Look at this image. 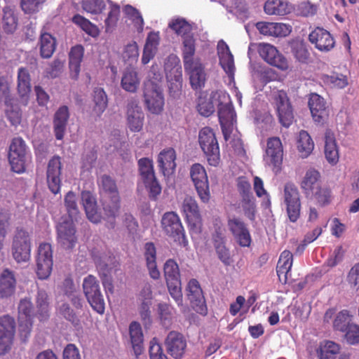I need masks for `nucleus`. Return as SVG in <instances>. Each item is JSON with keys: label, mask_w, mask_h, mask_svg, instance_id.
I'll return each mask as SVG.
<instances>
[{"label": "nucleus", "mask_w": 359, "mask_h": 359, "mask_svg": "<svg viewBox=\"0 0 359 359\" xmlns=\"http://www.w3.org/2000/svg\"><path fill=\"white\" fill-rule=\"evenodd\" d=\"M218 101L217 113L223 135H227L231 128L236 123V112L234 111L229 95L224 90H218L212 97Z\"/></svg>", "instance_id": "1"}, {"label": "nucleus", "mask_w": 359, "mask_h": 359, "mask_svg": "<svg viewBox=\"0 0 359 359\" xmlns=\"http://www.w3.org/2000/svg\"><path fill=\"white\" fill-rule=\"evenodd\" d=\"M163 270L170 295L181 308V310L183 312L185 311L177 264L173 259H170L165 262Z\"/></svg>", "instance_id": "2"}, {"label": "nucleus", "mask_w": 359, "mask_h": 359, "mask_svg": "<svg viewBox=\"0 0 359 359\" xmlns=\"http://www.w3.org/2000/svg\"><path fill=\"white\" fill-rule=\"evenodd\" d=\"M198 142L210 165L217 166L220 162V152L217 140L213 130L203 128L198 133Z\"/></svg>", "instance_id": "3"}, {"label": "nucleus", "mask_w": 359, "mask_h": 359, "mask_svg": "<svg viewBox=\"0 0 359 359\" xmlns=\"http://www.w3.org/2000/svg\"><path fill=\"white\" fill-rule=\"evenodd\" d=\"M8 159L13 172L22 173L31 159L25 141L20 137L14 138L10 145Z\"/></svg>", "instance_id": "4"}, {"label": "nucleus", "mask_w": 359, "mask_h": 359, "mask_svg": "<svg viewBox=\"0 0 359 359\" xmlns=\"http://www.w3.org/2000/svg\"><path fill=\"white\" fill-rule=\"evenodd\" d=\"M31 238L27 231L17 228L12 241L11 252L15 261L18 263L28 262L31 257Z\"/></svg>", "instance_id": "5"}, {"label": "nucleus", "mask_w": 359, "mask_h": 359, "mask_svg": "<svg viewBox=\"0 0 359 359\" xmlns=\"http://www.w3.org/2000/svg\"><path fill=\"white\" fill-rule=\"evenodd\" d=\"M83 290L93 309L100 314L104 313L105 303L97 278L92 275H88L84 278Z\"/></svg>", "instance_id": "6"}, {"label": "nucleus", "mask_w": 359, "mask_h": 359, "mask_svg": "<svg viewBox=\"0 0 359 359\" xmlns=\"http://www.w3.org/2000/svg\"><path fill=\"white\" fill-rule=\"evenodd\" d=\"M283 147L278 137L269 138L264 154V162L273 172H280L283 163Z\"/></svg>", "instance_id": "7"}, {"label": "nucleus", "mask_w": 359, "mask_h": 359, "mask_svg": "<svg viewBox=\"0 0 359 359\" xmlns=\"http://www.w3.org/2000/svg\"><path fill=\"white\" fill-rule=\"evenodd\" d=\"M144 98L147 109L154 114H159L163 110L164 97L158 83L147 81L144 84Z\"/></svg>", "instance_id": "8"}, {"label": "nucleus", "mask_w": 359, "mask_h": 359, "mask_svg": "<svg viewBox=\"0 0 359 359\" xmlns=\"http://www.w3.org/2000/svg\"><path fill=\"white\" fill-rule=\"evenodd\" d=\"M141 180L149 191L150 196L155 198L161 192V187L154 175L153 162L148 158H142L138 161Z\"/></svg>", "instance_id": "9"}, {"label": "nucleus", "mask_w": 359, "mask_h": 359, "mask_svg": "<svg viewBox=\"0 0 359 359\" xmlns=\"http://www.w3.org/2000/svg\"><path fill=\"white\" fill-rule=\"evenodd\" d=\"M15 334V319L9 315L0 316V355H4L10 352Z\"/></svg>", "instance_id": "10"}, {"label": "nucleus", "mask_w": 359, "mask_h": 359, "mask_svg": "<svg viewBox=\"0 0 359 359\" xmlns=\"http://www.w3.org/2000/svg\"><path fill=\"white\" fill-rule=\"evenodd\" d=\"M190 176L197 191L198 196L203 203H208L210 198V192L208 175L204 167L195 163L190 168Z\"/></svg>", "instance_id": "11"}, {"label": "nucleus", "mask_w": 359, "mask_h": 359, "mask_svg": "<svg viewBox=\"0 0 359 359\" xmlns=\"http://www.w3.org/2000/svg\"><path fill=\"white\" fill-rule=\"evenodd\" d=\"M284 204L290 222H295L300 216L301 202L297 188L292 184L287 183L284 187Z\"/></svg>", "instance_id": "12"}, {"label": "nucleus", "mask_w": 359, "mask_h": 359, "mask_svg": "<svg viewBox=\"0 0 359 359\" xmlns=\"http://www.w3.org/2000/svg\"><path fill=\"white\" fill-rule=\"evenodd\" d=\"M164 70L170 88L179 91L182 85V72L180 58L175 54L167 57L164 63Z\"/></svg>", "instance_id": "13"}, {"label": "nucleus", "mask_w": 359, "mask_h": 359, "mask_svg": "<svg viewBox=\"0 0 359 359\" xmlns=\"http://www.w3.org/2000/svg\"><path fill=\"white\" fill-rule=\"evenodd\" d=\"M34 316L32 304L29 298L20 300L18 305V323L20 337L25 341L30 334Z\"/></svg>", "instance_id": "14"}, {"label": "nucleus", "mask_w": 359, "mask_h": 359, "mask_svg": "<svg viewBox=\"0 0 359 359\" xmlns=\"http://www.w3.org/2000/svg\"><path fill=\"white\" fill-rule=\"evenodd\" d=\"M181 210L186 217L191 231L196 233L200 232L201 217L195 198L191 196H185L182 203Z\"/></svg>", "instance_id": "15"}, {"label": "nucleus", "mask_w": 359, "mask_h": 359, "mask_svg": "<svg viewBox=\"0 0 359 359\" xmlns=\"http://www.w3.org/2000/svg\"><path fill=\"white\" fill-rule=\"evenodd\" d=\"M280 123L289 127L293 121V114L287 94L283 90H276L273 94Z\"/></svg>", "instance_id": "16"}, {"label": "nucleus", "mask_w": 359, "mask_h": 359, "mask_svg": "<svg viewBox=\"0 0 359 359\" xmlns=\"http://www.w3.org/2000/svg\"><path fill=\"white\" fill-rule=\"evenodd\" d=\"M101 203L104 218L108 219L107 227L113 229L115 226V218L118 215L121 208V198L119 194L112 196L103 195L101 197Z\"/></svg>", "instance_id": "17"}, {"label": "nucleus", "mask_w": 359, "mask_h": 359, "mask_svg": "<svg viewBox=\"0 0 359 359\" xmlns=\"http://www.w3.org/2000/svg\"><path fill=\"white\" fill-rule=\"evenodd\" d=\"M57 242L65 249L73 248L77 241L76 230L72 219L64 220L57 226Z\"/></svg>", "instance_id": "18"}, {"label": "nucleus", "mask_w": 359, "mask_h": 359, "mask_svg": "<svg viewBox=\"0 0 359 359\" xmlns=\"http://www.w3.org/2000/svg\"><path fill=\"white\" fill-rule=\"evenodd\" d=\"M227 226L236 241L241 247H249L252 241L250 233L245 224L240 218L229 217Z\"/></svg>", "instance_id": "19"}, {"label": "nucleus", "mask_w": 359, "mask_h": 359, "mask_svg": "<svg viewBox=\"0 0 359 359\" xmlns=\"http://www.w3.org/2000/svg\"><path fill=\"white\" fill-rule=\"evenodd\" d=\"M258 52L259 55L269 64L281 70L288 69L287 60L278 52L276 48L269 43H260Z\"/></svg>", "instance_id": "20"}, {"label": "nucleus", "mask_w": 359, "mask_h": 359, "mask_svg": "<svg viewBox=\"0 0 359 359\" xmlns=\"http://www.w3.org/2000/svg\"><path fill=\"white\" fill-rule=\"evenodd\" d=\"M187 297L192 308L198 313L205 315L207 307L203 291L196 279L189 280L187 287Z\"/></svg>", "instance_id": "21"}, {"label": "nucleus", "mask_w": 359, "mask_h": 359, "mask_svg": "<svg viewBox=\"0 0 359 359\" xmlns=\"http://www.w3.org/2000/svg\"><path fill=\"white\" fill-rule=\"evenodd\" d=\"M126 119L128 127L132 132H140L142 129L144 114L137 100H131L128 103Z\"/></svg>", "instance_id": "22"}, {"label": "nucleus", "mask_w": 359, "mask_h": 359, "mask_svg": "<svg viewBox=\"0 0 359 359\" xmlns=\"http://www.w3.org/2000/svg\"><path fill=\"white\" fill-rule=\"evenodd\" d=\"M217 55L219 65L229 76L230 83L233 82L234 83L235 65L233 56L228 45L222 40L217 43Z\"/></svg>", "instance_id": "23"}, {"label": "nucleus", "mask_w": 359, "mask_h": 359, "mask_svg": "<svg viewBox=\"0 0 359 359\" xmlns=\"http://www.w3.org/2000/svg\"><path fill=\"white\" fill-rule=\"evenodd\" d=\"M184 67L189 75L190 83L194 89H200L205 86L207 74L205 67L200 59H196V62L186 64Z\"/></svg>", "instance_id": "24"}, {"label": "nucleus", "mask_w": 359, "mask_h": 359, "mask_svg": "<svg viewBox=\"0 0 359 359\" xmlns=\"http://www.w3.org/2000/svg\"><path fill=\"white\" fill-rule=\"evenodd\" d=\"M61 165V159L57 156H53L48 163L47 183L48 188L54 194L59 193L60 190Z\"/></svg>", "instance_id": "25"}, {"label": "nucleus", "mask_w": 359, "mask_h": 359, "mask_svg": "<svg viewBox=\"0 0 359 359\" xmlns=\"http://www.w3.org/2000/svg\"><path fill=\"white\" fill-rule=\"evenodd\" d=\"M256 27L261 34L273 37H285L292 32L289 24L274 22H259Z\"/></svg>", "instance_id": "26"}, {"label": "nucleus", "mask_w": 359, "mask_h": 359, "mask_svg": "<svg viewBox=\"0 0 359 359\" xmlns=\"http://www.w3.org/2000/svg\"><path fill=\"white\" fill-rule=\"evenodd\" d=\"M165 344L168 352L175 359H180L183 356L187 347V341L184 336L175 331L168 333Z\"/></svg>", "instance_id": "27"}, {"label": "nucleus", "mask_w": 359, "mask_h": 359, "mask_svg": "<svg viewBox=\"0 0 359 359\" xmlns=\"http://www.w3.org/2000/svg\"><path fill=\"white\" fill-rule=\"evenodd\" d=\"M161 224L165 232L172 237L184 236V228L180 219L174 212H165L161 219Z\"/></svg>", "instance_id": "28"}, {"label": "nucleus", "mask_w": 359, "mask_h": 359, "mask_svg": "<svg viewBox=\"0 0 359 359\" xmlns=\"http://www.w3.org/2000/svg\"><path fill=\"white\" fill-rule=\"evenodd\" d=\"M309 39L320 51H329L334 46V39L330 32L323 28H316L310 33Z\"/></svg>", "instance_id": "29"}, {"label": "nucleus", "mask_w": 359, "mask_h": 359, "mask_svg": "<svg viewBox=\"0 0 359 359\" xmlns=\"http://www.w3.org/2000/svg\"><path fill=\"white\" fill-rule=\"evenodd\" d=\"M17 82L18 93L20 98V102L23 105H27L31 92V78L27 69L24 67L18 69Z\"/></svg>", "instance_id": "30"}, {"label": "nucleus", "mask_w": 359, "mask_h": 359, "mask_svg": "<svg viewBox=\"0 0 359 359\" xmlns=\"http://www.w3.org/2000/svg\"><path fill=\"white\" fill-rule=\"evenodd\" d=\"M176 153L172 148L162 150L158 156V166L164 176L172 175L176 168Z\"/></svg>", "instance_id": "31"}, {"label": "nucleus", "mask_w": 359, "mask_h": 359, "mask_svg": "<svg viewBox=\"0 0 359 359\" xmlns=\"http://www.w3.org/2000/svg\"><path fill=\"white\" fill-rule=\"evenodd\" d=\"M159 32H151L148 34L143 48L142 63L147 65L156 55L160 43Z\"/></svg>", "instance_id": "32"}, {"label": "nucleus", "mask_w": 359, "mask_h": 359, "mask_svg": "<svg viewBox=\"0 0 359 359\" xmlns=\"http://www.w3.org/2000/svg\"><path fill=\"white\" fill-rule=\"evenodd\" d=\"M69 118V112L67 106H62L55 111L53 117V130L57 140L63 139Z\"/></svg>", "instance_id": "33"}, {"label": "nucleus", "mask_w": 359, "mask_h": 359, "mask_svg": "<svg viewBox=\"0 0 359 359\" xmlns=\"http://www.w3.org/2000/svg\"><path fill=\"white\" fill-rule=\"evenodd\" d=\"M81 201L88 219L93 223L100 222L102 216L97 211V203L94 196L88 191H82Z\"/></svg>", "instance_id": "34"}, {"label": "nucleus", "mask_w": 359, "mask_h": 359, "mask_svg": "<svg viewBox=\"0 0 359 359\" xmlns=\"http://www.w3.org/2000/svg\"><path fill=\"white\" fill-rule=\"evenodd\" d=\"M226 238L224 230L219 228L213 235L214 246L219 259L226 266L233 262L229 250L225 245Z\"/></svg>", "instance_id": "35"}, {"label": "nucleus", "mask_w": 359, "mask_h": 359, "mask_svg": "<svg viewBox=\"0 0 359 359\" xmlns=\"http://www.w3.org/2000/svg\"><path fill=\"white\" fill-rule=\"evenodd\" d=\"M309 106L313 120L321 123L327 116L326 103L323 97L316 93L310 95Z\"/></svg>", "instance_id": "36"}, {"label": "nucleus", "mask_w": 359, "mask_h": 359, "mask_svg": "<svg viewBox=\"0 0 359 359\" xmlns=\"http://www.w3.org/2000/svg\"><path fill=\"white\" fill-rule=\"evenodd\" d=\"M293 10L292 5L286 0H266L264 11L269 15L284 16Z\"/></svg>", "instance_id": "37"}, {"label": "nucleus", "mask_w": 359, "mask_h": 359, "mask_svg": "<svg viewBox=\"0 0 359 359\" xmlns=\"http://www.w3.org/2000/svg\"><path fill=\"white\" fill-rule=\"evenodd\" d=\"M144 258L151 278L157 280L160 278V271L156 264V250L154 243L148 242L144 246Z\"/></svg>", "instance_id": "38"}, {"label": "nucleus", "mask_w": 359, "mask_h": 359, "mask_svg": "<svg viewBox=\"0 0 359 359\" xmlns=\"http://www.w3.org/2000/svg\"><path fill=\"white\" fill-rule=\"evenodd\" d=\"M320 174L314 169H308L301 182V188L306 196H309L313 191H316L318 187L320 185Z\"/></svg>", "instance_id": "39"}, {"label": "nucleus", "mask_w": 359, "mask_h": 359, "mask_svg": "<svg viewBox=\"0 0 359 359\" xmlns=\"http://www.w3.org/2000/svg\"><path fill=\"white\" fill-rule=\"evenodd\" d=\"M16 280L13 271L5 269L0 275V294L2 297L11 296L15 290Z\"/></svg>", "instance_id": "40"}, {"label": "nucleus", "mask_w": 359, "mask_h": 359, "mask_svg": "<svg viewBox=\"0 0 359 359\" xmlns=\"http://www.w3.org/2000/svg\"><path fill=\"white\" fill-rule=\"evenodd\" d=\"M325 156L331 165H336L339 158V148L335 137L331 131L328 130L325 137Z\"/></svg>", "instance_id": "41"}, {"label": "nucleus", "mask_w": 359, "mask_h": 359, "mask_svg": "<svg viewBox=\"0 0 359 359\" xmlns=\"http://www.w3.org/2000/svg\"><path fill=\"white\" fill-rule=\"evenodd\" d=\"M18 27V18L13 8L6 6L3 9L0 20V32L6 34H13Z\"/></svg>", "instance_id": "42"}, {"label": "nucleus", "mask_w": 359, "mask_h": 359, "mask_svg": "<svg viewBox=\"0 0 359 359\" xmlns=\"http://www.w3.org/2000/svg\"><path fill=\"white\" fill-rule=\"evenodd\" d=\"M292 266V254L289 250H284L280 254L276 267L277 275L280 281H287Z\"/></svg>", "instance_id": "43"}, {"label": "nucleus", "mask_w": 359, "mask_h": 359, "mask_svg": "<svg viewBox=\"0 0 359 359\" xmlns=\"http://www.w3.org/2000/svg\"><path fill=\"white\" fill-rule=\"evenodd\" d=\"M140 79L137 72L132 69H126L121 81V88L127 92L135 93L140 86Z\"/></svg>", "instance_id": "44"}, {"label": "nucleus", "mask_w": 359, "mask_h": 359, "mask_svg": "<svg viewBox=\"0 0 359 359\" xmlns=\"http://www.w3.org/2000/svg\"><path fill=\"white\" fill-rule=\"evenodd\" d=\"M129 333L135 354L140 355L142 351L143 333L140 323L132 322L129 326Z\"/></svg>", "instance_id": "45"}, {"label": "nucleus", "mask_w": 359, "mask_h": 359, "mask_svg": "<svg viewBox=\"0 0 359 359\" xmlns=\"http://www.w3.org/2000/svg\"><path fill=\"white\" fill-rule=\"evenodd\" d=\"M36 307L38 318L44 320L49 316L50 302L47 293L44 290H39L36 297Z\"/></svg>", "instance_id": "46"}, {"label": "nucleus", "mask_w": 359, "mask_h": 359, "mask_svg": "<svg viewBox=\"0 0 359 359\" xmlns=\"http://www.w3.org/2000/svg\"><path fill=\"white\" fill-rule=\"evenodd\" d=\"M168 27L181 36L182 39L193 34L191 25L182 18L172 19L168 23Z\"/></svg>", "instance_id": "47"}, {"label": "nucleus", "mask_w": 359, "mask_h": 359, "mask_svg": "<svg viewBox=\"0 0 359 359\" xmlns=\"http://www.w3.org/2000/svg\"><path fill=\"white\" fill-rule=\"evenodd\" d=\"M6 109L5 114L11 124L17 126L20 124L22 119V113L19 107L15 104L13 98H9L4 100Z\"/></svg>", "instance_id": "48"}, {"label": "nucleus", "mask_w": 359, "mask_h": 359, "mask_svg": "<svg viewBox=\"0 0 359 359\" xmlns=\"http://www.w3.org/2000/svg\"><path fill=\"white\" fill-rule=\"evenodd\" d=\"M182 40V53L184 65L196 62L197 58H194L196 51V40L194 35L192 34L189 36H186V38H184Z\"/></svg>", "instance_id": "49"}, {"label": "nucleus", "mask_w": 359, "mask_h": 359, "mask_svg": "<svg viewBox=\"0 0 359 359\" xmlns=\"http://www.w3.org/2000/svg\"><path fill=\"white\" fill-rule=\"evenodd\" d=\"M314 148V143L309 135L305 130L299 132L297 139V149L302 158L308 157Z\"/></svg>", "instance_id": "50"}, {"label": "nucleus", "mask_w": 359, "mask_h": 359, "mask_svg": "<svg viewBox=\"0 0 359 359\" xmlns=\"http://www.w3.org/2000/svg\"><path fill=\"white\" fill-rule=\"evenodd\" d=\"M56 46L55 39L48 33H43L40 37V53L42 57L49 58L53 54Z\"/></svg>", "instance_id": "51"}, {"label": "nucleus", "mask_w": 359, "mask_h": 359, "mask_svg": "<svg viewBox=\"0 0 359 359\" xmlns=\"http://www.w3.org/2000/svg\"><path fill=\"white\" fill-rule=\"evenodd\" d=\"M93 112L100 116L107 107L108 100L105 91L101 88H95L93 90Z\"/></svg>", "instance_id": "52"}, {"label": "nucleus", "mask_w": 359, "mask_h": 359, "mask_svg": "<svg viewBox=\"0 0 359 359\" xmlns=\"http://www.w3.org/2000/svg\"><path fill=\"white\" fill-rule=\"evenodd\" d=\"M72 21L89 36L94 38L99 36V28L81 15H75L72 18Z\"/></svg>", "instance_id": "53"}, {"label": "nucleus", "mask_w": 359, "mask_h": 359, "mask_svg": "<svg viewBox=\"0 0 359 359\" xmlns=\"http://www.w3.org/2000/svg\"><path fill=\"white\" fill-rule=\"evenodd\" d=\"M241 206L245 216L251 221L255 219L257 212L255 199L254 196L249 193L244 194L241 202Z\"/></svg>", "instance_id": "54"}, {"label": "nucleus", "mask_w": 359, "mask_h": 359, "mask_svg": "<svg viewBox=\"0 0 359 359\" xmlns=\"http://www.w3.org/2000/svg\"><path fill=\"white\" fill-rule=\"evenodd\" d=\"M227 133V135H223L226 144L233 148L238 154H242L243 147L240 133L235 127L231 128Z\"/></svg>", "instance_id": "55"}, {"label": "nucleus", "mask_w": 359, "mask_h": 359, "mask_svg": "<svg viewBox=\"0 0 359 359\" xmlns=\"http://www.w3.org/2000/svg\"><path fill=\"white\" fill-rule=\"evenodd\" d=\"M123 13L130 20L138 32H142L144 28V20L140 13L134 7L126 5L123 8Z\"/></svg>", "instance_id": "56"}, {"label": "nucleus", "mask_w": 359, "mask_h": 359, "mask_svg": "<svg viewBox=\"0 0 359 359\" xmlns=\"http://www.w3.org/2000/svg\"><path fill=\"white\" fill-rule=\"evenodd\" d=\"M339 352L338 344L332 341H325L320 345L318 355L320 359H334Z\"/></svg>", "instance_id": "57"}, {"label": "nucleus", "mask_w": 359, "mask_h": 359, "mask_svg": "<svg viewBox=\"0 0 359 359\" xmlns=\"http://www.w3.org/2000/svg\"><path fill=\"white\" fill-rule=\"evenodd\" d=\"M157 313L161 323L165 325H169L175 314L174 308L167 303H159L157 306Z\"/></svg>", "instance_id": "58"}, {"label": "nucleus", "mask_w": 359, "mask_h": 359, "mask_svg": "<svg viewBox=\"0 0 359 359\" xmlns=\"http://www.w3.org/2000/svg\"><path fill=\"white\" fill-rule=\"evenodd\" d=\"M101 197L103 195L112 196L119 194L115 182L109 176L103 175L99 180Z\"/></svg>", "instance_id": "59"}, {"label": "nucleus", "mask_w": 359, "mask_h": 359, "mask_svg": "<svg viewBox=\"0 0 359 359\" xmlns=\"http://www.w3.org/2000/svg\"><path fill=\"white\" fill-rule=\"evenodd\" d=\"M215 91L211 93L208 100L201 99L198 104V112L203 116H209L218 107V101L214 100L212 97Z\"/></svg>", "instance_id": "60"}, {"label": "nucleus", "mask_w": 359, "mask_h": 359, "mask_svg": "<svg viewBox=\"0 0 359 359\" xmlns=\"http://www.w3.org/2000/svg\"><path fill=\"white\" fill-rule=\"evenodd\" d=\"M123 60L130 65L137 62L139 58V48L135 41L128 43L123 49L122 54Z\"/></svg>", "instance_id": "61"}, {"label": "nucleus", "mask_w": 359, "mask_h": 359, "mask_svg": "<svg viewBox=\"0 0 359 359\" xmlns=\"http://www.w3.org/2000/svg\"><path fill=\"white\" fill-rule=\"evenodd\" d=\"M120 15L119 6L111 4L110 11L105 20V32L107 33L112 32L116 26Z\"/></svg>", "instance_id": "62"}, {"label": "nucleus", "mask_w": 359, "mask_h": 359, "mask_svg": "<svg viewBox=\"0 0 359 359\" xmlns=\"http://www.w3.org/2000/svg\"><path fill=\"white\" fill-rule=\"evenodd\" d=\"M351 314L348 310H342L339 312L333 322V327L335 330L340 332H345L348 325L351 324Z\"/></svg>", "instance_id": "63"}, {"label": "nucleus", "mask_w": 359, "mask_h": 359, "mask_svg": "<svg viewBox=\"0 0 359 359\" xmlns=\"http://www.w3.org/2000/svg\"><path fill=\"white\" fill-rule=\"evenodd\" d=\"M323 80L330 88H343L348 84L346 77L342 74L324 75Z\"/></svg>", "instance_id": "64"}]
</instances>
